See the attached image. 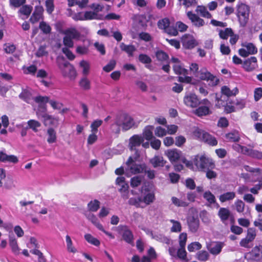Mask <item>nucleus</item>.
<instances>
[{"label": "nucleus", "instance_id": "nucleus-1", "mask_svg": "<svg viewBox=\"0 0 262 262\" xmlns=\"http://www.w3.org/2000/svg\"><path fill=\"white\" fill-rule=\"evenodd\" d=\"M56 62L63 77H68L71 80L75 78L76 72L75 68L69 62L66 60L64 57H58Z\"/></svg>", "mask_w": 262, "mask_h": 262}, {"label": "nucleus", "instance_id": "nucleus-2", "mask_svg": "<svg viewBox=\"0 0 262 262\" xmlns=\"http://www.w3.org/2000/svg\"><path fill=\"white\" fill-rule=\"evenodd\" d=\"M140 156V151H136L133 156L129 157L126 164L127 165L126 170L132 174H137L143 172L145 170V164H137L135 161H137Z\"/></svg>", "mask_w": 262, "mask_h": 262}, {"label": "nucleus", "instance_id": "nucleus-3", "mask_svg": "<svg viewBox=\"0 0 262 262\" xmlns=\"http://www.w3.org/2000/svg\"><path fill=\"white\" fill-rule=\"evenodd\" d=\"M116 117L121 126V129L123 131H127L138 126V123L135 121L130 115L127 113H120L117 114Z\"/></svg>", "mask_w": 262, "mask_h": 262}, {"label": "nucleus", "instance_id": "nucleus-4", "mask_svg": "<svg viewBox=\"0 0 262 262\" xmlns=\"http://www.w3.org/2000/svg\"><path fill=\"white\" fill-rule=\"evenodd\" d=\"M194 165L197 169L202 171H206L208 169H213L215 165L212 159L205 156H196L193 160Z\"/></svg>", "mask_w": 262, "mask_h": 262}, {"label": "nucleus", "instance_id": "nucleus-5", "mask_svg": "<svg viewBox=\"0 0 262 262\" xmlns=\"http://www.w3.org/2000/svg\"><path fill=\"white\" fill-rule=\"evenodd\" d=\"M64 36L63 38V45L69 48L74 47L73 39H79L80 36V32L75 28H68L63 31Z\"/></svg>", "mask_w": 262, "mask_h": 262}, {"label": "nucleus", "instance_id": "nucleus-6", "mask_svg": "<svg viewBox=\"0 0 262 262\" xmlns=\"http://www.w3.org/2000/svg\"><path fill=\"white\" fill-rule=\"evenodd\" d=\"M250 13L249 7L243 3L238 5L237 7V17L240 26L244 27L249 20Z\"/></svg>", "mask_w": 262, "mask_h": 262}, {"label": "nucleus", "instance_id": "nucleus-7", "mask_svg": "<svg viewBox=\"0 0 262 262\" xmlns=\"http://www.w3.org/2000/svg\"><path fill=\"white\" fill-rule=\"evenodd\" d=\"M193 134L196 138L200 139L209 145L215 146L217 144V141L216 138L204 130L198 128L194 130Z\"/></svg>", "mask_w": 262, "mask_h": 262}, {"label": "nucleus", "instance_id": "nucleus-8", "mask_svg": "<svg viewBox=\"0 0 262 262\" xmlns=\"http://www.w3.org/2000/svg\"><path fill=\"white\" fill-rule=\"evenodd\" d=\"M244 48L238 50V54L243 57H246L249 55L255 54L257 52V49L255 46L251 42H244L242 44Z\"/></svg>", "mask_w": 262, "mask_h": 262}, {"label": "nucleus", "instance_id": "nucleus-9", "mask_svg": "<svg viewBox=\"0 0 262 262\" xmlns=\"http://www.w3.org/2000/svg\"><path fill=\"white\" fill-rule=\"evenodd\" d=\"M143 137L140 135H135L131 137L129 139L128 147L131 151H134L135 153L136 151H139L137 149L138 147H139L141 143L144 142Z\"/></svg>", "mask_w": 262, "mask_h": 262}, {"label": "nucleus", "instance_id": "nucleus-10", "mask_svg": "<svg viewBox=\"0 0 262 262\" xmlns=\"http://www.w3.org/2000/svg\"><path fill=\"white\" fill-rule=\"evenodd\" d=\"M181 41L183 47L187 49H191L197 45L196 40L189 34L183 35L181 38Z\"/></svg>", "mask_w": 262, "mask_h": 262}, {"label": "nucleus", "instance_id": "nucleus-11", "mask_svg": "<svg viewBox=\"0 0 262 262\" xmlns=\"http://www.w3.org/2000/svg\"><path fill=\"white\" fill-rule=\"evenodd\" d=\"M184 102L187 106L192 108L196 107L200 104V101L197 96L194 94L191 93L184 97Z\"/></svg>", "mask_w": 262, "mask_h": 262}, {"label": "nucleus", "instance_id": "nucleus-12", "mask_svg": "<svg viewBox=\"0 0 262 262\" xmlns=\"http://www.w3.org/2000/svg\"><path fill=\"white\" fill-rule=\"evenodd\" d=\"M187 222L189 230L192 233L196 232L200 225L198 217L194 216H189L187 219Z\"/></svg>", "mask_w": 262, "mask_h": 262}, {"label": "nucleus", "instance_id": "nucleus-13", "mask_svg": "<svg viewBox=\"0 0 262 262\" xmlns=\"http://www.w3.org/2000/svg\"><path fill=\"white\" fill-rule=\"evenodd\" d=\"M165 155L171 162L178 161L182 156V152L177 149H168L165 151Z\"/></svg>", "mask_w": 262, "mask_h": 262}, {"label": "nucleus", "instance_id": "nucleus-14", "mask_svg": "<svg viewBox=\"0 0 262 262\" xmlns=\"http://www.w3.org/2000/svg\"><path fill=\"white\" fill-rule=\"evenodd\" d=\"M257 67V59L254 56L246 59L243 62V68L248 72L253 71Z\"/></svg>", "mask_w": 262, "mask_h": 262}, {"label": "nucleus", "instance_id": "nucleus-15", "mask_svg": "<svg viewBox=\"0 0 262 262\" xmlns=\"http://www.w3.org/2000/svg\"><path fill=\"white\" fill-rule=\"evenodd\" d=\"M223 245L219 242H212L207 245V248L213 255L219 254L222 250Z\"/></svg>", "mask_w": 262, "mask_h": 262}, {"label": "nucleus", "instance_id": "nucleus-16", "mask_svg": "<svg viewBox=\"0 0 262 262\" xmlns=\"http://www.w3.org/2000/svg\"><path fill=\"white\" fill-rule=\"evenodd\" d=\"M43 11L42 6L35 7V10L30 18V22L32 24L38 22L42 17Z\"/></svg>", "mask_w": 262, "mask_h": 262}, {"label": "nucleus", "instance_id": "nucleus-17", "mask_svg": "<svg viewBox=\"0 0 262 262\" xmlns=\"http://www.w3.org/2000/svg\"><path fill=\"white\" fill-rule=\"evenodd\" d=\"M0 162H9L14 164L18 162L17 157L14 155H8L5 152L0 151Z\"/></svg>", "mask_w": 262, "mask_h": 262}, {"label": "nucleus", "instance_id": "nucleus-18", "mask_svg": "<svg viewBox=\"0 0 262 262\" xmlns=\"http://www.w3.org/2000/svg\"><path fill=\"white\" fill-rule=\"evenodd\" d=\"M187 15L195 26L200 27L204 25L205 22L204 20L193 13L191 11H188Z\"/></svg>", "mask_w": 262, "mask_h": 262}, {"label": "nucleus", "instance_id": "nucleus-19", "mask_svg": "<svg viewBox=\"0 0 262 262\" xmlns=\"http://www.w3.org/2000/svg\"><path fill=\"white\" fill-rule=\"evenodd\" d=\"M251 258L257 261L262 260V245L255 246L250 252Z\"/></svg>", "mask_w": 262, "mask_h": 262}, {"label": "nucleus", "instance_id": "nucleus-20", "mask_svg": "<svg viewBox=\"0 0 262 262\" xmlns=\"http://www.w3.org/2000/svg\"><path fill=\"white\" fill-rule=\"evenodd\" d=\"M116 184L119 188V191L120 192H124L128 191V185L125 181V178L123 177H119L116 180Z\"/></svg>", "mask_w": 262, "mask_h": 262}, {"label": "nucleus", "instance_id": "nucleus-21", "mask_svg": "<svg viewBox=\"0 0 262 262\" xmlns=\"http://www.w3.org/2000/svg\"><path fill=\"white\" fill-rule=\"evenodd\" d=\"M217 214L221 221L226 223L231 215V212L228 208L222 207L219 209Z\"/></svg>", "mask_w": 262, "mask_h": 262}, {"label": "nucleus", "instance_id": "nucleus-22", "mask_svg": "<svg viewBox=\"0 0 262 262\" xmlns=\"http://www.w3.org/2000/svg\"><path fill=\"white\" fill-rule=\"evenodd\" d=\"M19 97L28 103H30L34 99L32 97L31 90L28 89H23Z\"/></svg>", "mask_w": 262, "mask_h": 262}, {"label": "nucleus", "instance_id": "nucleus-23", "mask_svg": "<svg viewBox=\"0 0 262 262\" xmlns=\"http://www.w3.org/2000/svg\"><path fill=\"white\" fill-rule=\"evenodd\" d=\"M150 162L154 167H163L166 161H165L163 158L160 156H156L150 159Z\"/></svg>", "mask_w": 262, "mask_h": 262}, {"label": "nucleus", "instance_id": "nucleus-24", "mask_svg": "<svg viewBox=\"0 0 262 262\" xmlns=\"http://www.w3.org/2000/svg\"><path fill=\"white\" fill-rule=\"evenodd\" d=\"M85 215L90 221L92 222L98 229H102V225L98 222L96 216L91 212H86Z\"/></svg>", "mask_w": 262, "mask_h": 262}, {"label": "nucleus", "instance_id": "nucleus-25", "mask_svg": "<svg viewBox=\"0 0 262 262\" xmlns=\"http://www.w3.org/2000/svg\"><path fill=\"white\" fill-rule=\"evenodd\" d=\"M154 129V127L152 125H148L146 126L143 132V139H145L146 140L149 141L152 139L154 138L153 136V130Z\"/></svg>", "mask_w": 262, "mask_h": 262}, {"label": "nucleus", "instance_id": "nucleus-26", "mask_svg": "<svg viewBox=\"0 0 262 262\" xmlns=\"http://www.w3.org/2000/svg\"><path fill=\"white\" fill-rule=\"evenodd\" d=\"M235 193L233 191L227 192L220 195L219 200L221 202L224 203L233 200L235 198Z\"/></svg>", "mask_w": 262, "mask_h": 262}, {"label": "nucleus", "instance_id": "nucleus-27", "mask_svg": "<svg viewBox=\"0 0 262 262\" xmlns=\"http://www.w3.org/2000/svg\"><path fill=\"white\" fill-rule=\"evenodd\" d=\"M221 92L222 94L229 97L235 96L238 93V90L235 88L231 90L227 86H223L221 88Z\"/></svg>", "mask_w": 262, "mask_h": 262}, {"label": "nucleus", "instance_id": "nucleus-28", "mask_svg": "<svg viewBox=\"0 0 262 262\" xmlns=\"http://www.w3.org/2000/svg\"><path fill=\"white\" fill-rule=\"evenodd\" d=\"M120 49L122 51L126 52L128 56H132L133 53L136 51V48L133 45H126L124 43L122 42L120 45Z\"/></svg>", "mask_w": 262, "mask_h": 262}, {"label": "nucleus", "instance_id": "nucleus-29", "mask_svg": "<svg viewBox=\"0 0 262 262\" xmlns=\"http://www.w3.org/2000/svg\"><path fill=\"white\" fill-rule=\"evenodd\" d=\"M208 106H202L199 107L195 111V113L199 117L206 116L211 113Z\"/></svg>", "mask_w": 262, "mask_h": 262}, {"label": "nucleus", "instance_id": "nucleus-30", "mask_svg": "<svg viewBox=\"0 0 262 262\" xmlns=\"http://www.w3.org/2000/svg\"><path fill=\"white\" fill-rule=\"evenodd\" d=\"M43 117H45L44 124L45 125H52L56 126L58 124V119L57 118H55L50 115H45Z\"/></svg>", "mask_w": 262, "mask_h": 262}, {"label": "nucleus", "instance_id": "nucleus-31", "mask_svg": "<svg viewBox=\"0 0 262 262\" xmlns=\"http://www.w3.org/2000/svg\"><path fill=\"white\" fill-rule=\"evenodd\" d=\"M32 10V7L29 5H23L22 7L19 9L18 13L20 15H23L25 16V18H28L30 15Z\"/></svg>", "mask_w": 262, "mask_h": 262}, {"label": "nucleus", "instance_id": "nucleus-32", "mask_svg": "<svg viewBox=\"0 0 262 262\" xmlns=\"http://www.w3.org/2000/svg\"><path fill=\"white\" fill-rule=\"evenodd\" d=\"M169 222L172 224L170 228V231L171 232L178 233L181 231L182 225L179 221L171 219L169 220Z\"/></svg>", "mask_w": 262, "mask_h": 262}, {"label": "nucleus", "instance_id": "nucleus-33", "mask_svg": "<svg viewBox=\"0 0 262 262\" xmlns=\"http://www.w3.org/2000/svg\"><path fill=\"white\" fill-rule=\"evenodd\" d=\"M203 197L207 201L208 206L216 203L215 197L210 191H206L203 194Z\"/></svg>", "mask_w": 262, "mask_h": 262}, {"label": "nucleus", "instance_id": "nucleus-34", "mask_svg": "<svg viewBox=\"0 0 262 262\" xmlns=\"http://www.w3.org/2000/svg\"><path fill=\"white\" fill-rule=\"evenodd\" d=\"M196 12L204 17L210 18L212 17L211 14L207 11V8L202 6H198L196 9Z\"/></svg>", "mask_w": 262, "mask_h": 262}, {"label": "nucleus", "instance_id": "nucleus-35", "mask_svg": "<svg viewBox=\"0 0 262 262\" xmlns=\"http://www.w3.org/2000/svg\"><path fill=\"white\" fill-rule=\"evenodd\" d=\"M142 203V198L141 197L131 198L128 200V204L130 205L135 206L137 208H143L144 206L141 205Z\"/></svg>", "mask_w": 262, "mask_h": 262}, {"label": "nucleus", "instance_id": "nucleus-36", "mask_svg": "<svg viewBox=\"0 0 262 262\" xmlns=\"http://www.w3.org/2000/svg\"><path fill=\"white\" fill-rule=\"evenodd\" d=\"M172 203L177 207H186L188 205V203L185 201L183 199H180L176 196H172L171 198Z\"/></svg>", "mask_w": 262, "mask_h": 262}, {"label": "nucleus", "instance_id": "nucleus-37", "mask_svg": "<svg viewBox=\"0 0 262 262\" xmlns=\"http://www.w3.org/2000/svg\"><path fill=\"white\" fill-rule=\"evenodd\" d=\"M9 237V245L11 247L12 251L15 253L18 252L19 248L16 238L14 236H11L10 235Z\"/></svg>", "mask_w": 262, "mask_h": 262}, {"label": "nucleus", "instance_id": "nucleus-38", "mask_svg": "<svg viewBox=\"0 0 262 262\" xmlns=\"http://www.w3.org/2000/svg\"><path fill=\"white\" fill-rule=\"evenodd\" d=\"M232 29L227 28L224 30H220L219 31V36L221 38L223 39H227L229 37L233 34Z\"/></svg>", "mask_w": 262, "mask_h": 262}, {"label": "nucleus", "instance_id": "nucleus-39", "mask_svg": "<svg viewBox=\"0 0 262 262\" xmlns=\"http://www.w3.org/2000/svg\"><path fill=\"white\" fill-rule=\"evenodd\" d=\"M79 84L82 90H89L91 89V82L86 77H84L80 79Z\"/></svg>", "mask_w": 262, "mask_h": 262}, {"label": "nucleus", "instance_id": "nucleus-40", "mask_svg": "<svg viewBox=\"0 0 262 262\" xmlns=\"http://www.w3.org/2000/svg\"><path fill=\"white\" fill-rule=\"evenodd\" d=\"M48 138L47 141L49 143H53L56 141V133L54 129L49 128L47 130Z\"/></svg>", "mask_w": 262, "mask_h": 262}, {"label": "nucleus", "instance_id": "nucleus-41", "mask_svg": "<svg viewBox=\"0 0 262 262\" xmlns=\"http://www.w3.org/2000/svg\"><path fill=\"white\" fill-rule=\"evenodd\" d=\"M212 74L208 72L206 69H201L199 73L196 75V77L199 78L201 80H208Z\"/></svg>", "mask_w": 262, "mask_h": 262}, {"label": "nucleus", "instance_id": "nucleus-42", "mask_svg": "<svg viewBox=\"0 0 262 262\" xmlns=\"http://www.w3.org/2000/svg\"><path fill=\"white\" fill-rule=\"evenodd\" d=\"M67 250L69 252L75 253L77 252L76 249L74 247L71 237L69 235L66 236Z\"/></svg>", "mask_w": 262, "mask_h": 262}, {"label": "nucleus", "instance_id": "nucleus-43", "mask_svg": "<svg viewBox=\"0 0 262 262\" xmlns=\"http://www.w3.org/2000/svg\"><path fill=\"white\" fill-rule=\"evenodd\" d=\"M84 238L89 243L94 246H98L100 244V241L90 234H85Z\"/></svg>", "mask_w": 262, "mask_h": 262}, {"label": "nucleus", "instance_id": "nucleus-44", "mask_svg": "<svg viewBox=\"0 0 262 262\" xmlns=\"http://www.w3.org/2000/svg\"><path fill=\"white\" fill-rule=\"evenodd\" d=\"M155 200V194L152 192L147 193L142 199V202L146 205H148L154 202Z\"/></svg>", "mask_w": 262, "mask_h": 262}, {"label": "nucleus", "instance_id": "nucleus-45", "mask_svg": "<svg viewBox=\"0 0 262 262\" xmlns=\"http://www.w3.org/2000/svg\"><path fill=\"white\" fill-rule=\"evenodd\" d=\"M157 25L159 29H163L165 31L170 25L169 19L167 18H164L160 19L158 21Z\"/></svg>", "mask_w": 262, "mask_h": 262}, {"label": "nucleus", "instance_id": "nucleus-46", "mask_svg": "<svg viewBox=\"0 0 262 262\" xmlns=\"http://www.w3.org/2000/svg\"><path fill=\"white\" fill-rule=\"evenodd\" d=\"M209 254L207 251L205 250H202L199 251L196 255V258L200 260L205 261L209 258Z\"/></svg>", "mask_w": 262, "mask_h": 262}, {"label": "nucleus", "instance_id": "nucleus-47", "mask_svg": "<svg viewBox=\"0 0 262 262\" xmlns=\"http://www.w3.org/2000/svg\"><path fill=\"white\" fill-rule=\"evenodd\" d=\"M122 237L123 239L128 244L133 243V235L130 230H124L123 233Z\"/></svg>", "mask_w": 262, "mask_h": 262}, {"label": "nucleus", "instance_id": "nucleus-48", "mask_svg": "<svg viewBox=\"0 0 262 262\" xmlns=\"http://www.w3.org/2000/svg\"><path fill=\"white\" fill-rule=\"evenodd\" d=\"M110 128L112 132L115 134H118L120 133L121 126L118 122L116 117H115L114 123L111 124Z\"/></svg>", "mask_w": 262, "mask_h": 262}, {"label": "nucleus", "instance_id": "nucleus-49", "mask_svg": "<svg viewBox=\"0 0 262 262\" xmlns=\"http://www.w3.org/2000/svg\"><path fill=\"white\" fill-rule=\"evenodd\" d=\"M226 138L230 142H237L240 137L238 132H233L226 135Z\"/></svg>", "mask_w": 262, "mask_h": 262}, {"label": "nucleus", "instance_id": "nucleus-50", "mask_svg": "<svg viewBox=\"0 0 262 262\" xmlns=\"http://www.w3.org/2000/svg\"><path fill=\"white\" fill-rule=\"evenodd\" d=\"M177 256L179 258L185 262H188V260L187 258V252L185 248L180 247L177 252Z\"/></svg>", "mask_w": 262, "mask_h": 262}, {"label": "nucleus", "instance_id": "nucleus-51", "mask_svg": "<svg viewBox=\"0 0 262 262\" xmlns=\"http://www.w3.org/2000/svg\"><path fill=\"white\" fill-rule=\"evenodd\" d=\"M88 208L90 211L96 212L99 209L100 206V202L95 200L91 201L88 205Z\"/></svg>", "mask_w": 262, "mask_h": 262}, {"label": "nucleus", "instance_id": "nucleus-52", "mask_svg": "<svg viewBox=\"0 0 262 262\" xmlns=\"http://www.w3.org/2000/svg\"><path fill=\"white\" fill-rule=\"evenodd\" d=\"M142 178L141 176H135L130 179V186L133 188L137 187L141 184Z\"/></svg>", "mask_w": 262, "mask_h": 262}, {"label": "nucleus", "instance_id": "nucleus-53", "mask_svg": "<svg viewBox=\"0 0 262 262\" xmlns=\"http://www.w3.org/2000/svg\"><path fill=\"white\" fill-rule=\"evenodd\" d=\"M173 69L177 74H183L184 75L188 74L187 70L183 68L179 64H175L173 66Z\"/></svg>", "mask_w": 262, "mask_h": 262}, {"label": "nucleus", "instance_id": "nucleus-54", "mask_svg": "<svg viewBox=\"0 0 262 262\" xmlns=\"http://www.w3.org/2000/svg\"><path fill=\"white\" fill-rule=\"evenodd\" d=\"M28 125L29 128H31L35 132H37V128L41 126V124L35 120H30L28 121Z\"/></svg>", "mask_w": 262, "mask_h": 262}, {"label": "nucleus", "instance_id": "nucleus-55", "mask_svg": "<svg viewBox=\"0 0 262 262\" xmlns=\"http://www.w3.org/2000/svg\"><path fill=\"white\" fill-rule=\"evenodd\" d=\"M80 66L82 69V74L86 76L89 73L90 64L89 63L84 60H82L80 62Z\"/></svg>", "mask_w": 262, "mask_h": 262}, {"label": "nucleus", "instance_id": "nucleus-56", "mask_svg": "<svg viewBox=\"0 0 262 262\" xmlns=\"http://www.w3.org/2000/svg\"><path fill=\"white\" fill-rule=\"evenodd\" d=\"M39 28L45 34H49L51 32V28L45 21H41L39 24Z\"/></svg>", "mask_w": 262, "mask_h": 262}, {"label": "nucleus", "instance_id": "nucleus-57", "mask_svg": "<svg viewBox=\"0 0 262 262\" xmlns=\"http://www.w3.org/2000/svg\"><path fill=\"white\" fill-rule=\"evenodd\" d=\"M234 205L237 212L242 213L244 211L245 204L242 200H237L235 202Z\"/></svg>", "mask_w": 262, "mask_h": 262}, {"label": "nucleus", "instance_id": "nucleus-58", "mask_svg": "<svg viewBox=\"0 0 262 262\" xmlns=\"http://www.w3.org/2000/svg\"><path fill=\"white\" fill-rule=\"evenodd\" d=\"M202 248V245L197 242L191 243L188 245V250L189 252H193L195 250H200Z\"/></svg>", "mask_w": 262, "mask_h": 262}, {"label": "nucleus", "instance_id": "nucleus-59", "mask_svg": "<svg viewBox=\"0 0 262 262\" xmlns=\"http://www.w3.org/2000/svg\"><path fill=\"white\" fill-rule=\"evenodd\" d=\"M187 239V236L186 233H182L179 235V243L180 247H185Z\"/></svg>", "mask_w": 262, "mask_h": 262}, {"label": "nucleus", "instance_id": "nucleus-60", "mask_svg": "<svg viewBox=\"0 0 262 262\" xmlns=\"http://www.w3.org/2000/svg\"><path fill=\"white\" fill-rule=\"evenodd\" d=\"M181 5L186 8L195 6L196 4V0H178Z\"/></svg>", "mask_w": 262, "mask_h": 262}, {"label": "nucleus", "instance_id": "nucleus-61", "mask_svg": "<svg viewBox=\"0 0 262 262\" xmlns=\"http://www.w3.org/2000/svg\"><path fill=\"white\" fill-rule=\"evenodd\" d=\"M88 47L85 46H78L76 49V52L80 55H85L89 53Z\"/></svg>", "mask_w": 262, "mask_h": 262}, {"label": "nucleus", "instance_id": "nucleus-62", "mask_svg": "<svg viewBox=\"0 0 262 262\" xmlns=\"http://www.w3.org/2000/svg\"><path fill=\"white\" fill-rule=\"evenodd\" d=\"M256 236V230L254 228H249L247 230L246 237L253 241Z\"/></svg>", "mask_w": 262, "mask_h": 262}, {"label": "nucleus", "instance_id": "nucleus-63", "mask_svg": "<svg viewBox=\"0 0 262 262\" xmlns=\"http://www.w3.org/2000/svg\"><path fill=\"white\" fill-rule=\"evenodd\" d=\"M62 52L66 55L67 57L70 60H73L75 59V56L74 54L69 49V47H66L62 49Z\"/></svg>", "mask_w": 262, "mask_h": 262}, {"label": "nucleus", "instance_id": "nucleus-64", "mask_svg": "<svg viewBox=\"0 0 262 262\" xmlns=\"http://www.w3.org/2000/svg\"><path fill=\"white\" fill-rule=\"evenodd\" d=\"M116 64V61L114 59H112L110 60V62L103 67V69L104 71L109 72L115 68Z\"/></svg>", "mask_w": 262, "mask_h": 262}]
</instances>
